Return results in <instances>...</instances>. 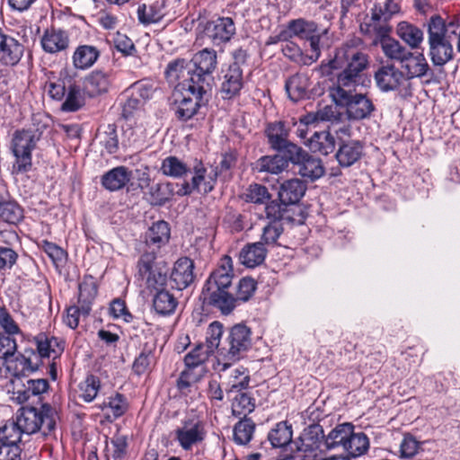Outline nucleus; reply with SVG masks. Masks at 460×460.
<instances>
[{
  "label": "nucleus",
  "instance_id": "20e7f679",
  "mask_svg": "<svg viewBox=\"0 0 460 460\" xmlns=\"http://www.w3.org/2000/svg\"><path fill=\"white\" fill-rule=\"evenodd\" d=\"M356 87H330L329 95L336 105L345 108L349 119L369 118L375 111L372 101L363 93H355Z\"/></svg>",
  "mask_w": 460,
  "mask_h": 460
},
{
  "label": "nucleus",
  "instance_id": "c85d7f7f",
  "mask_svg": "<svg viewBox=\"0 0 460 460\" xmlns=\"http://www.w3.org/2000/svg\"><path fill=\"white\" fill-rule=\"evenodd\" d=\"M237 163V153L234 150H229L221 155V159L217 166L208 173V180L204 184V192L208 193L213 190L219 174L229 172Z\"/></svg>",
  "mask_w": 460,
  "mask_h": 460
},
{
  "label": "nucleus",
  "instance_id": "680f3d73",
  "mask_svg": "<svg viewBox=\"0 0 460 460\" xmlns=\"http://www.w3.org/2000/svg\"><path fill=\"white\" fill-rule=\"evenodd\" d=\"M256 290V282L252 278H243L240 279L235 294L234 295V305L236 307L238 302L248 301Z\"/></svg>",
  "mask_w": 460,
  "mask_h": 460
},
{
  "label": "nucleus",
  "instance_id": "1a4fd4ad",
  "mask_svg": "<svg viewBox=\"0 0 460 460\" xmlns=\"http://www.w3.org/2000/svg\"><path fill=\"white\" fill-rule=\"evenodd\" d=\"M136 278L144 282L146 288L152 293L164 288L167 284L165 267L156 261L154 251L144 252L137 263Z\"/></svg>",
  "mask_w": 460,
  "mask_h": 460
},
{
  "label": "nucleus",
  "instance_id": "f8f14e48",
  "mask_svg": "<svg viewBox=\"0 0 460 460\" xmlns=\"http://www.w3.org/2000/svg\"><path fill=\"white\" fill-rule=\"evenodd\" d=\"M12 399L18 403L29 401L32 396L40 397L46 393L49 387L47 379H27L24 383L20 377L12 381Z\"/></svg>",
  "mask_w": 460,
  "mask_h": 460
},
{
  "label": "nucleus",
  "instance_id": "7c9ffc66",
  "mask_svg": "<svg viewBox=\"0 0 460 460\" xmlns=\"http://www.w3.org/2000/svg\"><path fill=\"white\" fill-rule=\"evenodd\" d=\"M305 185L298 179L284 181L279 190V197L283 205L295 204L305 192Z\"/></svg>",
  "mask_w": 460,
  "mask_h": 460
},
{
  "label": "nucleus",
  "instance_id": "58836bf2",
  "mask_svg": "<svg viewBox=\"0 0 460 460\" xmlns=\"http://www.w3.org/2000/svg\"><path fill=\"white\" fill-rule=\"evenodd\" d=\"M97 295V286L93 278H86L79 284L78 304L84 314H90Z\"/></svg>",
  "mask_w": 460,
  "mask_h": 460
},
{
  "label": "nucleus",
  "instance_id": "72a5a7b5",
  "mask_svg": "<svg viewBox=\"0 0 460 460\" xmlns=\"http://www.w3.org/2000/svg\"><path fill=\"white\" fill-rule=\"evenodd\" d=\"M308 147L313 153L327 155L334 151L335 140L329 131L314 132L308 139Z\"/></svg>",
  "mask_w": 460,
  "mask_h": 460
},
{
  "label": "nucleus",
  "instance_id": "39448f33",
  "mask_svg": "<svg viewBox=\"0 0 460 460\" xmlns=\"http://www.w3.org/2000/svg\"><path fill=\"white\" fill-rule=\"evenodd\" d=\"M252 346V332L245 324L238 323L228 330L220 348V359H223L219 371H226L233 362L239 360Z\"/></svg>",
  "mask_w": 460,
  "mask_h": 460
},
{
  "label": "nucleus",
  "instance_id": "9b49d317",
  "mask_svg": "<svg viewBox=\"0 0 460 460\" xmlns=\"http://www.w3.org/2000/svg\"><path fill=\"white\" fill-rule=\"evenodd\" d=\"M207 436L205 424L199 419H189L182 421L175 430V440L183 450H191L201 444Z\"/></svg>",
  "mask_w": 460,
  "mask_h": 460
},
{
  "label": "nucleus",
  "instance_id": "603ef678",
  "mask_svg": "<svg viewBox=\"0 0 460 460\" xmlns=\"http://www.w3.org/2000/svg\"><path fill=\"white\" fill-rule=\"evenodd\" d=\"M102 411H107L117 419L122 416L128 410V402L124 395L116 394L114 396L108 397L107 401L97 406Z\"/></svg>",
  "mask_w": 460,
  "mask_h": 460
},
{
  "label": "nucleus",
  "instance_id": "c756f323",
  "mask_svg": "<svg viewBox=\"0 0 460 460\" xmlns=\"http://www.w3.org/2000/svg\"><path fill=\"white\" fill-rule=\"evenodd\" d=\"M100 50L92 45L78 46L72 56L73 66L79 70L92 67L100 58Z\"/></svg>",
  "mask_w": 460,
  "mask_h": 460
},
{
  "label": "nucleus",
  "instance_id": "aec40b11",
  "mask_svg": "<svg viewBox=\"0 0 460 460\" xmlns=\"http://www.w3.org/2000/svg\"><path fill=\"white\" fill-rule=\"evenodd\" d=\"M375 79L382 91L388 92L398 89L405 81V75L394 65H385L377 69Z\"/></svg>",
  "mask_w": 460,
  "mask_h": 460
},
{
  "label": "nucleus",
  "instance_id": "423d86ee",
  "mask_svg": "<svg viewBox=\"0 0 460 460\" xmlns=\"http://www.w3.org/2000/svg\"><path fill=\"white\" fill-rule=\"evenodd\" d=\"M445 22L440 16H433L428 24L429 56L434 66H442L454 57L453 46L445 35Z\"/></svg>",
  "mask_w": 460,
  "mask_h": 460
},
{
  "label": "nucleus",
  "instance_id": "bb28decb",
  "mask_svg": "<svg viewBox=\"0 0 460 460\" xmlns=\"http://www.w3.org/2000/svg\"><path fill=\"white\" fill-rule=\"evenodd\" d=\"M267 249L261 242L247 243L239 252L240 262L247 268H255L265 261Z\"/></svg>",
  "mask_w": 460,
  "mask_h": 460
},
{
  "label": "nucleus",
  "instance_id": "79ce46f5",
  "mask_svg": "<svg viewBox=\"0 0 460 460\" xmlns=\"http://www.w3.org/2000/svg\"><path fill=\"white\" fill-rule=\"evenodd\" d=\"M266 135L270 147L278 151L288 141L289 133L285 123L278 121L268 126Z\"/></svg>",
  "mask_w": 460,
  "mask_h": 460
},
{
  "label": "nucleus",
  "instance_id": "412c9836",
  "mask_svg": "<svg viewBox=\"0 0 460 460\" xmlns=\"http://www.w3.org/2000/svg\"><path fill=\"white\" fill-rule=\"evenodd\" d=\"M112 80L111 71L95 69L85 77V90L91 97L102 95L109 92Z\"/></svg>",
  "mask_w": 460,
  "mask_h": 460
},
{
  "label": "nucleus",
  "instance_id": "c03bdc74",
  "mask_svg": "<svg viewBox=\"0 0 460 460\" xmlns=\"http://www.w3.org/2000/svg\"><path fill=\"white\" fill-rule=\"evenodd\" d=\"M390 19H374V8L372 9L371 19L367 23L360 25V29L367 33H375L376 39H375L374 43L377 44V41L381 43L385 39H391L389 37V33L391 31V27L388 25V21Z\"/></svg>",
  "mask_w": 460,
  "mask_h": 460
},
{
  "label": "nucleus",
  "instance_id": "4d7b16f0",
  "mask_svg": "<svg viewBox=\"0 0 460 460\" xmlns=\"http://www.w3.org/2000/svg\"><path fill=\"white\" fill-rule=\"evenodd\" d=\"M100 387L99 378L93 375H89L79 385L80 397L84 402H91L96 398Z\"/></svg>",
  "mask_w": 460,
  "mask_h": 460
},
{
  "label": "nucleus",
  "instance_id": "6e6d98bb",
  "mask_svg": "<svg viewBox=\"0 0 460 460\" xmlns=\"http://www.w3.org/2000/svg\"><path fill=\"white\" fill-rule=\"evenodd\" d=\"M23 431L18 427L16 420L8 421L0 427V444H19Z\"/></svg>",
  "mask_w": 460,
  "mask_h": 460
},
{
  "label": "nucleus",
  "instance_id": "6ab92c4d",
  "mask_svg": "<svg viewBox=\"0 0 460 460\" xmlns=\"http://www.w3.org/2000/svg\"><path fill=\"white\" fill-rule=\"evenodd\" d=\"M24 46L15 38L4 34L0 30V62L5 66H14L23 56Z\"/></svg>",
  "mask_w": 460,
  "mask_h": 460
},
{
  "label": "nucleus",
  "instance_id": "e2e57ef3",
  "mask_svg": "<svg viewBox=\"0 0 460 460\" xmlns=\"http://www.w3.org/2000/svg\"><path fill=\"white\" fill-rule=\"evenodd\" d=\"M40 247L46 252L57 268L63 266L66 262L67 253L56 243L42 240L40 243Z\"/></svg>",
  "mask_w": 460,
  "mask_h": 460
},
{
  "label": "nucleus",
  "instance_id": "052dcab7",
  "mask_svg": "<svg viewBox=\"0 0 460 460\" xmlns=\"http://www.w3.org/2000/svg\"><path fill=\"white\" fill-rule=\"evenodd\" d=\"M67 77V72L62 70L59 73V76L55 80L49 79L46 83V91L48 92L50 98L56 101H61L66 94V78Z\"/></svg>",
  "mask_w": 460,
  "mask_h": 460
},
{
  "label": "nucleus",
  "instance_id": "774afa93",
  "mask_svg": "<svg viewBox=\"0 0 460 460\" xmlns=\"http://www.w3.org/2000/svg\"><path fill=\"white\" fill-rule=\"evenodd\" d=\"M245 196L247 201L256 204L267 203L270 198L267 188L256 183L249 186Z\"/></svg>",
  "mask_w": 460,
  "mask_h": 460
},
{
  "label": "nucleus",
  "instance_id": "4be33fe9",
  "mask_svg": "<svg viewBox=\"0 0 460 460\" xmlns=\"http://www.w3.org/2000/svg\"><path fill=\"white\" fill-rule=\"evenodd\" d=\"M69 42L66 31L54 28L46 30L40 39L42 49L49 54L66 51L69 47Z\"/></svg>",
  "mask_w": 460,
  "mask_h": 460
},
{
  "label": "nucleus",
  "instance_id": "473e14b6",
  "mask_svg": "<svg viewBox=\"0 0 460 460\" xmlns=\"http://www.w3.org/2000/svg\"><path fill=\"white\" fill-rule=\"evenodd\" d=\"M152 302L154 309L161 315L173 314L178 305L177 298L165 288L155 291Z\"/></svg>",
  "mask_w": 460,
  "mask_h": 460
},
{
  "label": "nucleus",
  "instance_id": "a19ab883",
  "mask_svg": "<svg viewBox=\"0 0 460 460\" xmlns=\"http://www.w3.org/2000/svg\"><path fill=\"white\" fill-rule=\"evenodd\" d=\"M397 35L411 49H418L423 41L422 31L407 22H402L398 24Z\"/></svg>",
  "mask_w": 460,
  "mask_h": 460
},
{
  "label": "nucleus",
  "instance_id": "de8ad7c7",
  "mask_svg": "<svg viewBox=\"0 0 460 460\" xmlns=\"http://www.w3.org/2000/svg\"><path fill=\"white\" fill-rule=\"evenodd\" d=\"M232 401V413L234 416L246 417L255 409V399L249 393L239 392Z\"/></svg>",
  "mask_w": 460,
  "mask_h": 460
},
{
  "label": "nucleus",
  "instance_id": "bf43d9fd",
  "mask_svg": "<svg viewBox=\"0 0 460 460\" xmlns=\"http://www.w3.org/2000/svg\"><path fill=\"white\" fill-rule=\"evenodd\" d=\"M84 105V98L81 95L80 87L75 83L68 84L67 95L62 104L64 111H76Z\"/></svg>",
  "mask_w": 460,
  "mask_h": 460
},
{
  "label": "nucleus",
  "instance_id": "5fc2aeb1",
  "mask_svg": "<svg viewBox=\"0 0 460 460\" xmlns=\"http://www.w3.org/2000/svg\"><path fill=\"white\" fill-rule=\"evenodd\" d=\"M381 48L384 55L387 58L398 61L400 64L406 55H409L410 51L394 39H385L381 42Z\"/></svg>",
  "mask_w": 460,
  "mask_h": 460
},
{
  "label": "nucleus",
  "instance_id": "a18cd8bd",
  "mask_svg": "<svg viewBox=\"0 0 460 460\" xmlns=\"http://www.w3.org/2000/svg\"><path fill=\"white\" fill-rule=\"evenodd\" d=\"M297 165L299 166L298 172L300 175L312 181L319 179L324 173L322 161L308 154L305 155V157Z\"/></svg>",
  "mask_w": 460,
  "mask_h": 460
},
{
  "label": "nucleus",
  "instance_id": "864d4df0",
  "mask_svg": "<svg viewBox=\"0 0 460 460\" xmlns=\"http://www.w3.org/2000/svg\"><path fill=\"white\" fill-rule=\"evenodd\" d=\"M161 172L166 176L181 178L190 172V169L176 156H168L162 162Z\"/></svg>",
  "mask_w": 460,
  "mask_h": 460
},
{
  "label": "nucleus",
  "instance_id": "cd10ccee",
  "mask_svg": "<svg viewBox=\"0 0 460 460\" xmlns=\"http://www.w3.org/2000/svg\"><path fill=\"white\" fill-rule=\"evenodd\" d=\"M309 85L308 75L306 73H296L286 81L285 88L289 99L296 102L307 96Z\"/></svg>",
  "mask_w": 460,
  "mask_h": 460
},
{
  "label": "nucleus",
  "instance_id": "ea45409f",
  "mask_svg": "<svg viewBox=\"0 0 460 460\" xmlns=\"http://www.w3.org/2000/svg\"><path fill=\"white\" fill-rule=\"evenodd\" d=\"M137 13L142 24L158 22L164 17V3L155 1L150 4H142L138 5Z\"/></svg>",
  "mask_w": 460,
  "mask_h": 460
},
{
  "label": "nucleus",
  "instance_id": "a211bd4d",
  "mask_svg": "<svg viewBox=\"0 0 460 460\" xmlns=\"http://www.w3.org/2000/svg\"><path fill=\"white\" fill-rule=\"evenodd\" d=\"M243 87V70L237 63H233L226 71L220 86L223 99L230 100L239 95Z\"/></svg>",
  "mask_w": 460,
  "mask_h": 460
},
{
  "label": "nucleus",
  "instance_id": "f03ea898",
  "mask_svg": "<svg viewBox=\"0 0 460 460\" xmlns=\"http://www.w3.org/2000/svg\"><path fill=\"white\" fill-rule=\"evenodd\" d=\"M233 278V261L231 257L225 255L203 288L207 303L226 315L234 309V294L229 291Z\"/></svg>",
  "mask_w": 460,
  "mask_h": 460
},
{
  "label": "nucleus",
  "instance_id": "f3484780",
  "mask_svg": "<svg viewBox=\"0 0 460 460\" xmlns=\"http://www.w3.org/2000/svg\"><path fill=\"white\" fill-rule=\"evenodd\" d=\"M37 349L42 358L51 359L50 372L56 373V359L58 358L65 349V342L62 339L40 334L37 337Z\"/></svg>",
  "mask_w": 460,
  "mask_h": 460
},
{
  "label": "nucleus",
  "instance_id": "3c124183",
  "mask_svg": "<svg viewBox=\"0 0 460 460\" xmlns=\"http://www.w3.org/2000/svg\"><path fill=\"white\" fill-rule=\"evenodd\" d=\"M127 437L121 434L114 435L110 444L106 446L107 460H124L127 455Z\"/></svg>",
  "mask_w": 460,
  "mask_h": 460
},
{
  "label": "nucleus",
  "instance_id": "2f4dec72",
  "mask_svg": "<svg viewBox=\"0 0 460 460\" xmlns=\"http://www.w3.org/2000/svg\"><path fill=\"white\" fill-rule=\"evenodd\" d=\"M354 429L351 423L345 422L337 425L332 429L323 440V445L327 450H332L338 447H342L344 450L349 436H350V430Z\"/></svg>",
  "mask_w": 460,
  "mask_h": 460
},
{
  "label": "nucleus",
  "instance_id": "69168bd1",
  "mask_svg": "<svg viewBox=\"0 0 460 460\" xmlns=\"http://www.w3.org/2000/svg\"><path fill=\"white\" fill-rule=\"evenodd\" d=\"M399 11L398 0H383L376 3L374 6V19H391Z\"/></svg>",
  "mask_w": 460,
  "mask_h": 460
},
{
  "label": "nucleus",
  "instance_id": "f257e3e1",
  "mask_svg": "<svg viewBox=\"0 0 460 460\" xmlns=\"http://www.w3.org/2000/svg\"><path fill=\"white\" fill-rule=\"evenodd\" d=\"M362 40L353 37L337 49L330 66L341 71L331 87H356L361 84L362 72L368 65L367 55L362 51Z\"/></svg>",
  "mask_w": 460,
  "mask_h": 460
},
{
  "label": "nucleus",
  "instance_id": "9d476101",
  "mask_svg": "<svg viewBox=\"0 0 460 460\" xmlns=\"http://www.w3.org/2000/svg\"><path fill=\"white\" fill-rule=\"evenodd\" d=\"M323 440V429L320 425L308 426L295 442L296 457L301 460H319Z\"/></svg>",
  "mask_w": 460,
  "mask_h": 460
},
{
  "label": "nucleus",
  "instance_id": "37998d69",
  "mask_svg": "<svg viewBox=\"0 0 460 460\" xmlns=\"http://www.w3.org/2000/svg\"><path fill=\"white\" fill-rule=\"evenodd\" d=\"M344 451L351 457H357L364 455L369 448V439L363 432H354V429L350 430Z\"/></svg>",
  "mask_w": 460,
  "mask_h": 460
},
{
  "label": "nucleus",
  "instance_id": "13d9d810",
  "mask_svg": "<svg viewBox=\"0 0 460 460\" xmlns=\"http://www.w3.org/2000/svg\"><path fill=\"white\" fill-rule=\"evenodd\" d=\"M23 217L22 208L13 201L0 202V218L9 224H16Z\"/></svg>",
  "mask_w": 460,
  "mask_h": 460
},
{
  "label": "nucleus",
  "instance_id": "09e8293b",
  "mask_svg": "<svg viewBox=\"0 0 460 460\" xmlns=\"http://www.w3.org/2000/svg\"><path fill=\"white\" fill-rule=\"evenodd\" d=\"M255 423L250 418L244 417L234 427V440L238 445H247L253 437Z\"/></svg>",
  "mask_w": 460,
  "mask_h": 460
},
{
  "label": "nucleus",
  "instance_id": "f704fd0d",
  "mask_svg": "<svg viewBox=\"0 0 460 460\" xmlns=\"http://www.w3.org/2000/svg\"><path fill=\"white\" fill-rule=\"evenodd\" d=\"M224 332V326L221 323L215 321L211 323L206 332V348L208 352L217 351V363L219 368L222 367L223 359H220V348H222L221 338Z\"/></svg>",
  "mask_w": 460,
  "mask_h": 460
},
{
  "label": "nucleus",
  "instance_id": "c9c22d12",
  "mask_svg": "<svg viewBox=\"0 0 460 460\" xmlns=\"http://www.w3.org/2000/svg\"><path fill=\"white\" fill-rule=\"evenodd\" d=\"M292 437V425L288 421L278 422L268 434V439L273 447L288 446L291 442Z\"/></svg>",
  "mask_w": 460,
  "mask_h": 460
},
{
  "label": "nucleus",
  "instance_id": "6e6552de",
  "mask_svg": "<svg viewBox=\"0 0 460 460\" xmlns=\"http://www.w3.org/2000/svg\"><path fill=\"white\" fill-rule=\"evenodd\" d=\"M39 141V135H33L30 130L18 129L14 131L11 142V151L15 160L12 173L27 172L32 166L31 153Z\"/></svg>",
  "mask_w": 460,
  "mask_h": 460
},
{
  "label": "nucleus",
  "instance_id": "49530a36",
  "mask_svg": "<svg viewBox=\"0 0 460 460\" xmlns=\"http://www.w3.org/2000/svg\"><path fill=\"white\" fill-rule=\"evenodd\" d=\"M287 167V159L279 155L262 156L255 164V168L258 172H270L273 174H278L283 172Z\"/></svg>",
  "mask_w": 460,
  "mask_h": 460
},
{
  "label": "nucleus",
  "instance_id": "dca6fc26",
  "mask_svg": "<svg viewBox=\"0 0 460 460\" xmlns=\"http://www.w3.org/2000/svg\"><path fill=\"white\" fill-rule=\"evenodd\" d=\"M164 74L170 84H176L178 92L181 91V87L188 88L192 75L190 62L185 58H176L168 63Z\"/></svg>",
  "mask_w": 460,
  "mask_h": 460
},
{
  "label": "nucleus",
  "instance_id": "0e129e2a",
  "mask_svg": "<svg viewBox=\"0 0 460 460\" xmlns=\"http://www.w3.org/2000/svg\"><path fill=\"white\" fill-rule=\"evenodd\" d=\"M283 233L282 223L279 220H270L265 226L262 228L261 241L265 246L267 245H274L277 243L278 239Z\"/></svg>",
  "mask_w": 460,
  "mask_h": 460
},
{
  "label": "nucleus",
  "instance_id": "ddd939ff",
  "mask_svg": "<svg viewBox=\"0 0 460 460\" xmlns=\"http://www.w3.org/2000/svg\"><path fill=\"white\" fill-rule=\"evenodd\" d=\"M193 86V84H190L188 88L181 87V91H180L181 99H175V102L178 103L175 114L179 119L188 120L191 119L200 107L203 94L208 92L200 91L198 94Z\"/></svg>",
  "mask_w": 460,
  "mask_h": 460
},
{
  "label": "nucleus",
  "instance_id": "7ed1b4c3",
  "mask_svg": "<svg viewBox=\"0 0 460 460\" xmlns=\"http://www.w3.org/2000/svg\"><path fill=\"white\" fill-rule=\"evenodd\" d=\"M57 420V411L48 403L42 404L40 409L22 407L18 411L15 419L24 434L31 435L41 430L45 436L56 429Z\"/></svg>",
  "mask_w": 460,
  "mask_h": 460
},
{
  "label": "nucleus",
  "instance_id": "e433bc0d",
  "mask_svg": "<svg viewBox=\"0 0 460 460\" xmlns=\"http://www.w3.org/2000/svg\"><path fill=\"white\" fill-rule=\"evenodd\" d=\"M317 30L318 26L314 22L307 21L303 18L289 21L286 27L289 40L294 37L306 40L313 35V33L316 32Z\"/></svg>",
  "mask_w": 460,
  "mask_h": 460
},
{
  "label": "nucleus",
  "instance_id": "8fccbe9b",
  "mask_svg": "<svg viewBox=\"0 0 460 460\" xmlns=\"http://www.w3.org/2000/svg\"><path fill=\"white\" fill-rule=\"evenodd\" d=\"M151 203L163 206L174 195V185L172 182H159L150 187Z\"/></svg>",
  "mask_w": 460,
  "mask_h": 460
},
{
  "label": "nucleus",
  "instance_id": "5701e85b",
  "mask_svg": "<svg viewBox=\"0 0 460 460\" xmlns=\"http://www.w3.org/2000/svg\"><path fill=\"white\" fill-rule=\"evenodd\" d=\"M401 67L403 70L405 80L423 77L429 71V66L425 56L420 52L409 51V55H406L401 63Z\"/></svg>",
  "mask_w": 460,
  "mask_h": 460
},
{
  "label": "nucleus",
  "instance_id": "2eb2a0df",
  "mask_svg": "<svg viewBox=\"0 0 460 460\" xmlns=\"http://www.w3.org/2000/svg\"><path fill=\"white\" fill-rule=\"evenodd\" d=\"M205 34L214 45L228 42L235 34L234 21L229 17H219L208 22L205 27Z\"/></svg>",
  "mask_w": 460,
  "mask_h": 460
},
{
  "label": "nucleus",
  "instance_id": "393cba45",
  "mask_svg": "<svg viewBox=\"0 0 460 460\" xmlns=\"http://www.w3.org/2000/svg\"><path fill=\"white\" fill-rule=\"evenodd\" d=\"M363 144L358 140L343 141L335 154L339 164L349 167L357 163L363 155Z\"/></svg>",
  "mask_w": 460,
  "mask_h": 460
},
{
  "label": "nucleus",
  "instance_id": "a878e982",
  "mask_svg": "<svg viewBox=\"0 0 460 460\" xmlns=\"http://www.w3.org/2000/svg\"><path fill=\"white\" fill-rule=\"evenodd\" d=\"M132 176L133 172L128 167L117 166L102 175V184L110 191L119 190L129 182Z\"/></svg>",
  "mask_w": 460,
  "mask_h": 460
},
{
  "label": "nucleus",
  "instance_id": "4468645a",
  "mask_svg": "<svg viewBox=\"0 0 460 460\" xmlns=\"http://www.w3.org/2000/svg\"><path fill=\"white\" fill-rule=\"evenodd\" d=\"M194 269V262L190 258L181 257L178 259L174 262L170 273L172 287L178 290L189 288L195 279Z\"/></svg>",
  "mask_w": 460,
  "mask_h": 460
},
{
  "label": "nucleus",
  "instance_id": "338daca9",
  "mask_svg": "<svg viewBox=\"0 0 460 460\" xmlns=\"http://www.w3.org/2000/svg\"><path fill=\"white\" fill-rule=\"evenodd\" d=\"M209 354L211 352H208L207 348L205 349L203 345L199 344L185 356V365L189 369L194 368L203 364Z\"/></svg>",
  "mask_w": 460,
  "mask_h": 460
},
{
  "label": "nucleus",
  "instance_id": "4c0bfd02",
  "mask_svg": "<svg viewBox=\"0 0 460 460\" xmlns=\"http://www.w3.org/2000/svg\"><path fill=\"white\" fill-rule=\"evenodd\" d=\"M170 234L169 224L164 220L157 221L153 224L146 234V243L160 248L169 242Z\"/></svg>",
  "mask_w": 460,
  "mask_h": 460
},
{
  "label": "nucleus",
  "instance_id": "b1692460",
  "mask_svg": "<svg viewBox=\"0 0 460 460\" xmlns=\"http://www.w3.org/2000/svg\"><path fill=\"white\" fill-rule=\"evenodd\" d=\"M224 372L221 377L227 394L239 393L249 386L250 375L245 367H238L234 369L228 367Z\"/></svg>",
  "mask_w": 460,
  "mask_h": 460
},
{
  "label": "nucleus",
  "instance_id": "0eeeda50",
  "mask_svg": "<svg viewBox=\"0 0 460 460\" xmlns=\"http://www.w3.org/2000/svg\"><path fill=\"white\" fill-rule=\"evenodd\" d=\"M192 68L190 83L196 93L208 91L214 81L213 73L217 66V52L211 49H204L197 52L190 60Z\"/></svg>",
  "mask_w": 460,
  "mask_h": 460
}]
</instances>
